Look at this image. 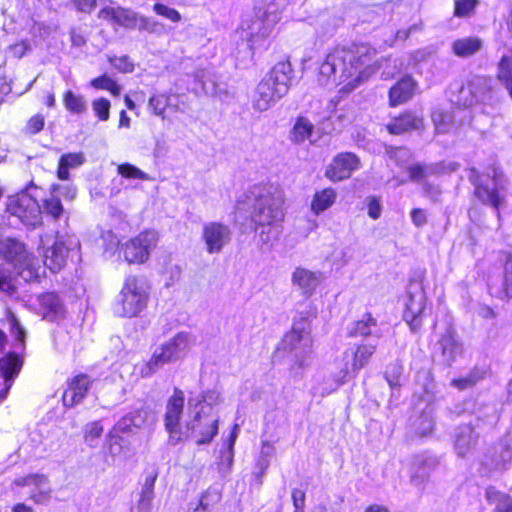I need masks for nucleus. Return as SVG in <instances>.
<instances>
[{"mask_svg": "<svg viewBox=\"0 0 512 512\" xmlns=\"http://www.w3.org/2000/svg\"><path fill=\"white\" fill-rule=\"evenodd\" d=\"M375 56L376 50L367 44L336 48L320 65L319 81L325 86L346 83L349 89H354L378 69Z\"/></svg>", "mask_w": 512, "mask_h": 512, "instance_id": "1", "label": "nucleus"}, {"mask_svg": "<svg viewBox=\"0 0 512 512\" xmlns=\"http://www.w3.org/2000/svg\"><path fill=\"white\" fill-rule=\"evenodd\" d=\"M248 197L253 200L251 219L262 227L260 241L263 244L276 241L280 233L278 226L285 216L283 191L274 185L254 186Z\"/></svg>", "mask_w": 512, "mask_h": 512, "instance_id": "2", "label": "nucleus"}, {"mask_svg": "<svg viewBox=\"0 0 512 512\" xmlns=\"http://www.w3.org/2000/svg\"><path fill=\"white\" fill-rule=\"evenodd\" d=\"M467 178L474 186L475 197L482 204L494 208L500 222V209L506 204L510 189V181L500 165L494 162L487 167L484 174L472 167L468 170Z\"/></svg>", "mask_w": 512, "mask_h": 512, "instance_id": "3", "label": "nucleus"}, {"mask_svg": "<svg viewBox=\"0 0 512 512\" xmlns=\"http://www.w3.org/2000/svg\"><path fill=\"white\" fill-rule=\"evenodd\" d=\"M313 340L311 329L306 321L293 325L290 332L283 337L278 351L286 354L290 363V371L299 374L310 364Z\"/></svg>", "mask_w": 512, "mask_h": 512, "instance_id": "4", "label": "nucleus"}, {"mask_svg": "<svg viewBox=\"0 0 512 512\" xmlns=\"http://www.w3.org/2000/svg\"><path fill=\"white\" fill-rule=\"evenodd\" d=\"M149 296L150 286L144 277L127 276L114 305L115 315L127 318L138 316L146 309Z\"/></svg>", "mask_w": 512, "mask_h": 512, "instance_id": "5", "label": "nucleus"}, {"mask_svg": "<svg viewBox=\"0 0 512 512\" xmlns=\"http://www.w3.org/2000/svg\"><path fill=\"white\" fill-rule=\"evenodd\" d=\"M283 6L282 0H271L255 7L254 16L246 20L242 28L247 31L248 42L251 48L261 46L272 33L275 25L280 20Z\"/></svg>", "mask_w": 512, "mask_h": 512, "instance_id": "6", "label": "nucleus"}, {"mask_svg": "<svg viewBox=\"0 0 512 512\" xmlns=\"http://www.w3.org/2000/svg\"><path fill=\"white\" fill-rule=\"evenodd\" d=\"M219 417L199 408V400L188 399L185 435L197 445L210 443L218 433Z\"/></svg>", "mask_w": 512, "mask_h": 512, "instance_id": "7", "label": "nucleus"}, {"mask_svg": "<svg viewBox=\"0 0 512 512\" xmlns=\"http://www.w3.org/2000/svg\"><path fill=\"white\" fill-rule=\"evenodd\" d=\"M193 342L189 333L180 332L176 334L172 339L157 348L148 362L140 366L139 374L144 378L152 376L165 364L179 359L192 346Z\"/></svg>", "mask_w": 512, "mask_h": 512, "instance_id": "8", "label": "nucleus"}, {"mask_svg": "<svg viewBox=\"0 0 512 512\" xmlns=\"http://www.w3.org/2000/svg\"><path fill=\"white\" fill-rule=\"evenodd\" d=\"M377 343H361L355 349H347L343 358L337 362L338 371L334 374V380L338 385L346 383L355 377L364 368L376 352Z\"/></svg>", "mask_w": 512, "mask_h": 512, "instance_id": "9", "label": "nucleus"}, {"mask_svg": "<svg viewBox=\"0 0 512 512\" xmlns=\"http://www.w3.org/2000/svg\"><path fill=\"white\" fill-rule=\"evenodd\" d=\"M79 242L72 237H56L55 240L48 236L41 238V255L44 266L52 273L61 271L66 265L69 252L78 247Z\"/></svg>", "mask_w": 512, "mask_h": 512, "instance_id": "10", "label": "nucleus"}, {"mask_svg": "<svg viewBox=\"0 0 512 512\" xmlns=\"http://www.w3.org/2000/svg\"><path fill=\"white\" fill-rule=\"evenodd\" d=\"M18 496L28 495L35 504H45L51 499L50 481L43 474H29L13 482Z\"/></svg>", "mask_w": 512, "mask_h": 512, "instance_id": "11", "label": "nucleus"}, {"mask_svg": "<svg viewBox=\"0 0 512 512\" xmlns=\"http://www.w3.org/2000/svg\"><path fill=\"white\" fill-rule=\"evenodd\" d=\"M7 212L17 217L25 226L36 227L42 221L39 203L27 193L9 197Z\"/></svg>", "mask_w": 512, "mask_h": 512, "instance_id": "12", "label": "nucleus"}, {"mask_svg": "<svg viewBox=\"0 0 512 512\" xmlns=\"http://www.w3.org/2000/svg\"><path fill=\"white\" fill-rule=\"evenodd\" d=\"M426 306V295L421 281L411 280L407 286L404 320L412 331L416 332L422 325V315Z\"/></svg>", "mask_w": 512, "mask_h": 512, "instance_id": "13", "label": "nucleus"}, {"mask_svg": "<svg viewBox=\"0 0 512 512\" xmlns=\"http://www.w3.org/2000/svg\"><path fill=\"white\" fill-rule=\"evenodd\" d=\"M232 239L231 228L217 221L206 222L202 227V240L209 254H219Z\"/></svg>", "mask_w": 512, "mask_h": 512, "instance_id": "14", "label": "nucleus"}, {"mask_svg": "<svg viewBox=\"0 0 512 512\" xmlns=\"http://www.w3.org/2000/svg\"><path fill=\"white\" fill-rule=\"evenodd\" d=\"M158 235L155 231H145L131 239L124 246V257L129 263H143L155 248Z\"/></svg>", "mask_w": 512, "mask_h": 512, "instance_id": "15", "label": "nucleus"}, {"mask_svg": "<svg viewBox=\"0 0 512 512\" xmlns=\"http://www.w3.org/2000/svg\"><path fill=\"white\" fill-rule=\"evenodd\" d=\"M185 404L184 392L179 388H174L173 394L169 397L166 404L165 428L170 434L172 441L181 440L180 420L183 414Z\"/></svg>", "mask_w": 512, "mask_h": 512, "instance_id": "16", "label": "nucleus"}, {"mask_svg": "<svg viewBox=\"0 0 512 512\" xmlns=\"http://www.w3.org/2000/svg\"><path fill=\"white\" fill-rule=\"evenodd\" d=\"M359 167L360 160L355 154L339 153L326 168L325 176L331 181H341L349 178Z\"/></svg>", "mask_w": 512, "mask_h": 512, "instance_id": "17", "label": "nucleus"}, {"mask_svg": "<svg viewBox=\"0 0 512 512\" xmlns=\"http://www.w3.org/2000/svg\"><path fill=\"white\" fill-rule=\"evenodd\" d=\"M437 351L442 363L446 366H451L462 355L463 344L453 328H447L441 335L437 342Z\"/></svg>", "mask_w": 512, "mask_h": 512, "instance_id": "18", "label": "nucleus"}, {"mask_svg": "<svg viewBox=\"0 0 512 512\" xmlns=\"http://www.w3.org/2000/svg\"><path fill=\"white\" fill-rule=\"evenodd\" d=\"M438 464V458L433 454L422 453L415 455L411 463L410 479L412 484L416 487H421Z\"/></svg>", "mask_w": 512, "mask_h": 512, "instance_id": "19", "label": "nucleus"}, {"mask_svg": "<svg viewBox=\"0 0 512 512\" xmlns=\"http://www.w3.org/2000/svg\"><path fill=\"white\" fill-rule=\"evenodd\" d=\"M0 252L4 259L18 269H32V261L26 251L25 245L15 239L8 238L2 244Z\"/></svg>", "mask_w": 512, "mask_h": 512, "instance_id": "20", "label": "nucleus"}, {"mask_svg": "<svg viewBox=\"0 0 512 512\" xmlns=\"http://www.w3.org/2000/svg\"><path fill=\"white\" fill-rule=\"evenodd\" d=\"M100 19L111 22L127 29H134L138 25L140 15L120 6H104L98 13Z\"/></svg>", "mask_w": 512, "mask_h": 512, "instance_id": "21", "label": "nucleus"}, {"mask_svg": "<svg viewBox=\"0 0 512 512\" xmlns=\"http://www.w3.org/2000/svg\"><path fill=\"white\" fill-rule=\"evenodd\" d=\"M293 69L288 61L277 63L271 71L263 78L276 90V94L282 96L289 91Z\"/></svg>", "mask_w": 512, "mask_h": 512, "instance_id": "22", "label": "nucleus"}, {"mask_svg": "<svg viewBox=\"0 0 512 512\" xmlns=\"http://www.w3.org/2000/svg\"><path fill=\"white\" fill-rule=\"evenodd\" d=\"M22 368V360L15 352H10L0 359V373L4 378L5 387L0 391V402L5 400L14 379Z\"/></svg>", "mask_w": 512, "mask_h": 512, "instance_id": "23", "label": "nucleus"}, {"mask_svg": "<svg viewBox=\"0 0 512 512\" xmlns=\"http://www.w3.org/2000/svg\"><path fill=\"white\" fill-rule=\"evenodd\" d=\"M478 434L471 425H461L455 429L453 447L459 457H466L476 447Z\"/></svg>", "mask_w": 512, "mask_h": 512, "instance_id": "24", "label": "nucleus"}, {"mask_svg": "<svg viewBox=\"0 0 512 512\" xmlns=\"http://www.w3.org/2000/svg\"><path fill=\"white\" fill-rule=\"evenodd\" d=\"M322 280V273L297 267L291 277L292 284L297 286L305 296H311Z\"/></svg>", "mask_w": 512, "mask_h": 512, "instance_id": "25", "label": "nucleus"}, {"mask_svg": "<svg viewBox=\"0 0 512 512\" xmlns=\"http://www.w3.org/2000/svg\"><path fill=\"white\" fill-rule=\"evenodd\" d=\"M282 97V95L276 94L274 87L262 79L253 93L252 106L255 110L264 112L272 107Z\"/></svg>", "mask_w": 512, "mask_h": 512, "instance_id": "26", "label": "nucleus"}, {"mask_svg": "<svg viewBox=\"0 0 512 512\" xmlns=\"http://www.w3.org/2000/svg\"><path fill=\"white\" fill-rule=\"evenodd\" d=\"M423 117L411 112L406 111L395 117L387 124V130L390 134L400 135L412 130H420L423 128Z\"/></svg>", "mask_w": 512, "mask_h": 512, "instance_id": "27", "label": "nucleus"}, {"mask_svg": "<svg viewBox=\"0 0 512 512\" xmlns=\"http://www.w3.org/2000/svg\"><path fill=\"white\" fill-rule=\"evenodd\" d=\"M90 385V378L85 374H81L73 378L63 394L64 405L73 407L74 405L81 402L82 399L86 396Z\"/></svg>", "mask_w": 512, "mask_h": 512, "instance_id": "28", "label": "nucleus"}, {"mask_svg": "<svg viewBox=\"0 0 512 512\" xmlns=\"http://www.w3.org/2000/svg\"><path fill=\"white\" fill-rule=\"evenodd\" d=\"M348 333L351 337H373L374 339H379L383 335L381 326L370 313L364 314L360 320L354 322Z\"/></svg>", "mask_w": 512, "mask_h": 512, "instance_id": "29", "label": "nucleus"}, {"mask_svg": "<svg viewBox=\"0 0 512 512\" xmlns=\"http://www.w3.org/2000/svg\"><path fill=\"white\" fill-rule=\"evenodd\" d=\"M416 82L410 76L400 79L389 90V101L391 106H397L407 102L414 95Z\"/></svg>", "mask_w": 512, "mask_h": 512, "instance_id": "30", "label": "nucleus"}, {"mask_svg": "<svg viewBox=\"0 0 512 512\" xmlns=\"http://www.w3.org/2000/svg\"><path fill=\"white\" fill-rule=\"evenodd\" d=\"M157 472L147 473L145 480L139 492V498L136 502V512H151L154 499V486L157 479Z\"/></svg>", "mask_w": 512, "mask_h": 512, "instance_id": "31", "label": "nucleus"}, {"mask_svg": "<svg viewBox=\"0 0 512 512\" xmlns=\"http://www.w3.org/2000/svg\"><path fill=\"white\" fill-rule=\"evenodd\" d=\"M483 47V42L478 37H464L452 43L453 53L461 58L473 56Z\"/></svg>", "mask_w": 512, "mask_h": 512, "instance_id": "32", "label": "nucleus"}, {"mask_svg": "<svg viewBox=\"0 0 512 512\" xmlns=\"http://www.w3.org/2000/svg\"><path fill=\"white\" fill-rule=\"evenodd\" d=\"M314 135V125L311 121H309L305 117L297 118L292 131H291V140L296 144H302L305 141H309L311 144L316 142V139L313 138Z\"/></svg>", "mask_w": 512, "mask_h": 512, "instance_id": "33", "label": "nucleus"}, {"mask_svg": "<svg viewBox=\"0 0 512 512\" xmlns=\"http://www.w3.org/2000/svg\"><path fill=\"white\" fill-rule=\"evenodd\" d=\"M337 199V192L333 188H325L317 191L311 202V211L320 215L334 205Z\"/></svg>", "mask_w": 512, "mask_h": 512, "instance_id": "34", "label": "nucleus"}, {"mask_svg": "<svg viewBox=\"0 0 512 512\" xmlns=\"http://www.w3.org/2000/svg\"><path fill=\"white\" fill-rule=\"evenodd\" d=\"M39 302L44 310V318L55 320L63 312V305L59 296L54 292H48L39 297Z\"/></svg>", "mask_w": 512, "mask_h": 512, "instance_id": "35", "label": "nucleus"}, {"mask_svg": "<svg viewBox=\"0 0 512 512\" xmlns=\"http://www.w3.org/2000/svg\"><path fill=\"white\" fill-rule=\"evenodd\" d=\"M84 161L85 158L81 152L63 154L59 159L57 177L60 180H68L69 169H74L81 166Z\"/></svg>", "mask_w": 512, "mask_h": 512, "instance_id": "36", "label": "nucleus"}, {"mask_svg": "<svg viewBox=\"0 0 512 512\" xmlns=\"http://www.w3.org/2000/svg\"><path fill=\"white\" fill-rule=\"evenodd\" d=\"M486 499L494 507V512H512V496L489 487L486 489Z\"/></svg>", "mask_w": 512, "mask_h": 512, "instance_id": "37", "label": "nucleus"}, {"mask_svg": "<svg viewBox=\"0 0 512 512\" xmlns=\"http://www.w3.org/2000/svg\"><path fill=\"white\" fill-rule=\"evenodd\" d=\"M486 376L484 368L474 367L466 376L453 379L451 385L459 390H466L475 386Z\"/></svg>", "mask_w": 512, "mask_h": 512, "instance_id": "38", "label": "nucleus"}, {"mask_svg": "<svg viewBox=\"0 0 512 512\" xmlns=\"http://www.w3.org/2000/svg\"><path fill=\"white\" fill-rule=\"evenodd\" d=\"M107 450L112 458L126 457L129 451L128 441L120 434L110 431L108 434Z\"/></svg>", "mask_w": 512, "mask_h": 512, "instance_id": "39", "label": "nucleus"}, {"mask_svg": "<svg viewBox=\"0 0 512 512\" xmlns=\"http://www.w3.org/2000/svg\"><path fill=\"white\" fill-rule=\"evenodd\" d=\"M63 104L71 114L80 115L87 111V102L85 98L71 90H67L63 95Z\"/></svg>", "mask_w": 512, "mask_h": 512, "instance_id": "40", "label": "nucleus"}, {"mask_svg": "<svg viewBox=\"0 0 512 512\" xmlns=\"http://www.w3.org/2000/svg\"><path fill=\"white\" fill-rule=\"evenodd\" d=\"M439 172V167L436 164H413L408 167V173L410 180L415 182H421L427 177L436 175Z\"/></svg>", "mask_w": 512, "mask_h": 512, "instance_id": "41", "label": "nucleus"}, {"mask_svg": "<svg viewBox=\"0 0 512 512\" xmlns=\"http://www.w3.org/2000/svg\"><path fill=\"white\" fill-rule=\"evenodd\" d=\"M498 79L504 84L512 98V57H502L498 67Z\"/></svg>", "mask_w": 512, "mask_h": 512, "instance_id": "42", "label": "nucleus"}, {"mask_svg": "<svg viewBox=\"0 0 512 512\" xmlns=\"http://www.w3.org/2000/svg\"><path fill=\"white\" fill-rule=\"evenodd\" d=\"M469 87L476 101H484L491 89L490 80L486 77L476 76L471 80Z\"/></svg>", "mask_w": 512, "mask_h": 512, "instance_id": "43", "label": "nucleus"}, {"mask_svg": "<svg viewBox=\"0 0 512 512\" xmlns=\"http://www.w3.org/2000/svg\"><path fill=\"white\" fill-rule=\"evenodd\" d=\"M130 417L134 428L140 429L152 423L154 421V413L145 406L131 411Z\"/></svg>", "mask_w": 512, "mask_h": 512, "instance_id": "44", "label": "nucleus"}, {"mask_svg": "<svg viewBox=\"0 0 512 512\" xmlns=\"http://www.w3.org/2000/svg\"><path fill=\"white\" fill-rule=\"evenodd\" d=\"M104 428L100 421H93L84 427V441L89 447H96Z\"/></svg>", "mask_w": 512, "mask_h": 512, "instance_id": "45", "label": "nucleus"}, {"mask_svg": "<svg viewBox=\"0 0 512 512\" xmlns=\"http://www.w3.org/2000/svg\"><path fill=\"white\" fill-rule=\"evenodd\" d=\"M189 399L199 400V408L205 409L211 413L212 406L219 403L220 401V393L216 390H208L200 395L191 396Z\"/></svg>", "mask_w": 512, "mask_h": 512, "instance_id": "46", "label": "nucleus"}, {"mask_svg": "<svg viewBox=\"0 0 512 512\" xmlns=\"http://www.w3.org/2000/svg\"><path fill=\"white\" fill-rule=\"evenodd\" d=\"M234 461V438L229 439L227 447L221 451L219 470L223 475L230 472Z\"/></svg>", "mask_w": 512, "mask_h": 512, "instance_id": "47", "label": "nucleus"}, {"mask_svg": "<svg viewBox=\"0 0 512 512\" xmlns=\"http://www.w3.org/2000/svg\"><path fill=\"white\" fill-rule=\"evenodd\" d=\"M43 207L45 213L52 216L54 219H58L64 211L60 198L52 191L50 192V196L44 200Z\"/></svg>", "mask_w": 512, "mask_h": 512, "instance_id": "48", "label": "nucleus"}, {"mask_svg": "<svg viewBox=\"0 0 512 512\" xmlns=\"http://www.w3.org/2000/svg\"><path fill=\"white\" fill-rule=\"evenodd\" d=\"M169 103V96L166 94L153 95L149 99L148 107L157 116L165 118V110Z\"/></svg>", "mask_w": 512, "mask_h": 512, "instance_id": "49", "label": "nucleus"}, {"mask_svg": "<svg viewBox=\"0 0 512 512\" xmlns=\"http://www.w3.org/2000/svg\"><path fill=\"white\" fill-rule=\"evenodd\" d=\"M91 86L96 89L107 90L115 96L121 93V87L112 78L106 75L93 79Z\"/></svg>", "mask_w": 512, "mask_h": 512, "instance_id": "50", "label": "nucleus"}, {"mask_svg": "<svg viewBox=\"0 0 512 512\" xmlns=\"http://www.w3.org/2000/svg\"><path fill=\"white\" fill-rule=\"evenodd\" d=\"M117 171L121 176L125 178L140 179L145 181L150 180V176L147 173L129 163L120 164L117 168Z\"/></svg>", "mask_w": 512, "mask_h": 512, "instance_id": "51", "label": "nucleus"}, {"mask_svg": "<svg viewBox=\"0 0 512 512\" xmlns=\"http://www.w3.org/2000/svg\"><path fill=\"white\" fill-rule=\"evenodd\" d=\"M221 500V493L217 488H208L200 498L199 503L207 510L210 511Z\"/></svg>", "mask_w": 512, "mask_h": 512, "instance_id": "52", "label": "nucleus"}, {"mask_svg": "<svg viewBox=\"0 0 512 512\" xmlns=\"http://www.w3.org/2000/svg\"><path fill=\"white\" fill-rule=\"evenodd\" d=\"M153 11L157 15L165 17L174 23H178L182 19L181 14L176 9L168 7L162 3H155L153 5Z\"/></svg>", "mask_w": 512, "mask_h": 512, "instance_id": "53", "label": "nucleus"}, {"mask_svg": "<svg viewBox=\"0 0 512 512\" xmlns=\"http://www.w3.org/2000/svg\"><path fill=\"white\" fill-rule=\"evenodd\" d=\"M503 290L508 298H512V253H508L504 264Z\"/></svg>", "mask_w": 512, "mask_h": 512, "instance_id": "54", "label": "nucleus"}, {"mask_svg": "<svg viewBox=\"0 0 512 512\" xmlns=\"http://www.w3.org/2000/svg\"><path fill=\"white\" fill-rule=\"evenodd\" d=\"M7 321L10 325L11 334L18 340L21 347L24 346L25 331L21 327L16 316L11 312L7 311Z\"/></svg>", "mask_w": 512, "mask_h": 512, "instance_id": "55", "label": "nucleus"}, {"mask_svg": "<svg viewBox=\"0 0 512 512\" xmlns=\"http://www.w3.org/2000/svg\"><path fill=\"white\" fill-rule=\"evenodd\" d=\"M477 0H455L454 15L456 17H467L475 9Z\"/></svg>", "mask_w": 512, "mask_h": 512, "instance_id": "56", "label": "nucleus"}, {"mask_svg": "<svg viewBox=\"0 0 512 512\" xmlns=\"http://www.w3.org/2000/svg\"><path fill=\"white\" fill-rule=\"evenodd\" d=\"M110 106V101L105 98L95 99L92 102L93 111L100 121H107L109 119Z\"/></svg>", "mask_w": 512, "mask_h": 512, "instance_id": "57", "label": "nucleus"}, {"mask_svg": "<svg viewBox=\"0 0 512 512\" xmlns=\"http://www.w3.org/2000/svg\"><path fill=\"white\" fill-rule=\"evenodd\" d=\"M402 374V367L398 363H392L387 367L385 378L391 388L400 386V376Z\"/></svg>", "mask_w": 512, "mask_h": 512, "instance_id": "58", "label": "nucleus"}, {"mask_svg": "<svg viewBox=\"0 0 512 512\" xmlns=\"http://www.w3.org/2000/svg\"><path fill=\"white\" fill-rule=\"evenodd\" d=\"M137 28L139 30L147 31L148 33H160L164 26L160 22L151 18L140 16Z\"/></svg>", "mask_w": 512, "mask_h": 512, "instance_id": "59", "label": "nucleus"}, {"mask_svg": "<svg viewBox=\"0 0 512 512\" xmlns=\"http://www.w3.org/2000/svg\"><path fill=\"white\" fill-rule=\"evenodd\" d=\"M196 78L202 84V89L205 94L211 96H220L222 93V89L217 85L214 79L209 78L207 80H203V75L200 73L196 75Z\"/></svg>", "mask_w": 512, "mask_h": 512, "instance_id": "60", "label": "nucleus"}, {"mask_svg": "<svg viewBox=\"0 0 512 512\" xmlns=\"http://www.w3.org/2000/svg\"><path fill=\"white\" fill-rule=\"evenodd\" d=\"M52 192L56 193V195L62 196L65 200L72 201L77 194V190L75 186L67 184V185H59L53 184L51 186Z\"/></svg>", "mask_w": 512, "mask_h": 512, "instance_id": "61", "label": "nucleus"}, {"mask_svg": "<svg viewBox=\"0 0 512 512\" xmlns=\"http://www.w3.org/2000/svg\"><path fill=\"white\" fill-rule=\"evenodd\" d=\"M0 291L7 294H12L15 287L12 283L11 273L6 268L0 265Z\"/></svg>", "mask_w": 512, "mask_h": 512, "instance_id": "62", "label": "nucleus"}, {"mask_svg": "<svg viewBox=\"0 0 512 512\" xmlns=\"http://www.w3.org/2000/svg\"><path fill=\"white\" fill-rule=\"evenodd\" d=\"M419 425L416 427V433L420 436L430 434L434 428L433 419L426 413H423L419 419Z\"/></svg>", "mask_w": 512, "mask_h": 512, "instance_id": "63", "label": "nucleus"}, {"mask_svg": "<svg viewBox=\"0 0 512 512\" xmlns=\"http://www.w3.org/2000/svg\"><path fill=\"white\" fill-rule=\"evenodd\" d=\"M366 203L368 208V215L374 220L378 219L382 212V205L380 200L375 196H369L366 198Z\"/></svg>", "mask_w": 512, "mask_h": 512, "instance_id": "64", "label": "nucleus"}]
</instances>
